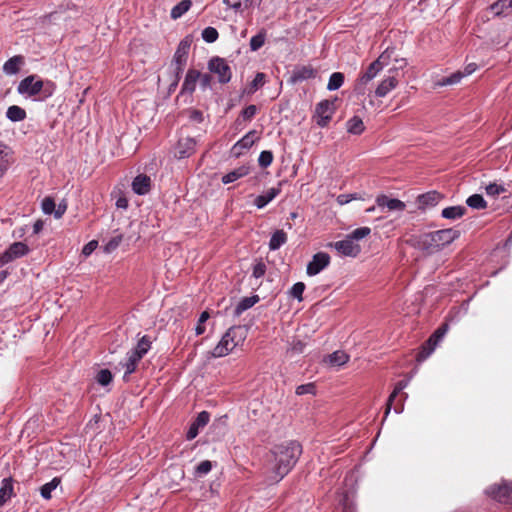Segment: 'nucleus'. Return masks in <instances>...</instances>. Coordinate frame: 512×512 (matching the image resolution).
<instances>
[{
  "label": "nucleus",
  "instance_id": "1",
  "mask_svg": "<svg viewBox=\"0 0 512 512\" xmlns=\"http://www.w3.org/2000/svg\"><path fill=\"white\" fill-rule=\"evenodd\" d=\"M273 464L271 480L279 482L294 467L302 454V446L296 441L276 445L272 451Z\"/></svg>",
  "mask_w": 512,
  "mask_h": 512
},
{
  "label": "nucleus",
  "instance_id": "2",
  "mask_svg": "<svg viewBox=\"0 0 512 512\" xmlns=\"http://www.w3.org/2000/svg\"><path fill=\"white\" fill-rule=\"evenodd\" d=\"M460 236V232L453 228L425 233L420 237L419 245L422 249L433 253L452 243Z\"/></svg>",
  "mask_w": 512,
  "mask_h": 512
},
{
  "label": "nucleus",
  "instance_id": "3",
  "mask_svg": "<svg viewBox=\"0 0 512 512\" xmlns=\"http://www.w3.org/2000/svg\"><path fill=\"white\" fill-rule=\"evenodd\" d=\"M247 336V331L242 326H233L222 336L219 343L214 347L212 355L215 358L224 357L232 352L237 346L242 345Z\"/></svg>",
  "mask_w": 512,
  "mask_h": 512
},
{
  "label": "nucleus",
  "instance_id": "4",
  "mask_svg": "<svg viewBox=\"0 0 512 512\" xmlns=\"http://www.w3.org/2000/svg\"><path fill=\"white\" fill-rule=\"evenodd\" d=\"M17 91L19 94L35 97L41 95L42 99L52 96L55 84L51 81H42L35 75H30L20 81Z\"/></svg>",
  "mask_w": 512,
  "mask_h": 512
},
{
  "label": "nucleus",
  "instance_id": "5",
  "mask_svg": "<svg viewBox=\"0 0 512 512\" xmlns=\"http://www.w3.org/2000/svg\"><path fill=\"white\" fill-rule=\"evenodd\" d=\"M390 55L387 54V51L383 52L378 59L373 61L367 70L360 75L355 85V90L358 93H364V88L367 83H369L372 79H374L378 73L388 64Z\"/></svg>",
  "mask_w": 512,
  "mask_h": 512
},
{
  "label": "nucleus",
  "instance_id": "6",
  "mask_svg": "<svg viewBox=\"0 0 512 512\" xmlns=\"http://www.w3.org/2000/svg\"><path fill=\"white\" fill-rule=\"evenodd\" d=\"M150 337L144 335L137 343L136 347L130 352L127 361L123 364L125 367L124 378L135 372L139 361L151 348Z\"/></svg>",
  "mask_w": 512,
  "mask_h": 512
},
{
  "label": "nucleus",
  "instance_id": "7",
  "mask_svg": "<svg viewBox=\"0 0 512 512\" xmlns=\"http://www.w3.org/2000/svg\"><path fill=\"white\" fill-rule=\"evenodd\" d=\"M150 337L144 335L137 343L136 347L130 352L127 361L123 364L125 367L124 378L135 372L139 361L151 348Z\"/></svg>",
  "mask_w": 512,
  "mask_h": 512
},
{
  "label": "nucleus",
  "instance_id": "8",
  "mask_svg": "<svg viewBox=\"0 0 512 512\" xmlns=\"http://www.w3.org/2000/svg\"><path fill=\"white\" fill-rule=\"evenodd\" d=\"M190 46L191 41L188 38H185L182 41H180L174 54L172 66L174 67L175 70V85H178L181 78V74L187 63Z\"/></svg>",
  "mask_w": 512,
  "mask_h": 512
},
{
  "label": "nucleus",
  "instance_id": "9",
  "mask_svg": "<svg viewBox=\"0 0 512 512\" xmlns=\"http://www.w3.org/2000/svg\"><path fill=\"white\" fill-rule=\"evenodd\" d=\"M487 494L500 503L512 504V481H502L486 490Z\"/></svg>",
  "mask_w": 512,
  "mask_h": 512
},
{
  "label": "nucleus",
  "instance_id": "10",
  "mask_svg": "<svg viewBox=\"0 0 512 512\" xmlns=\"http://www.w3.org/2000/svg\"><path fill=\"white\" fill-rule=\"evenodd\" d=\"M208 69L218 76V81L226 84L231 80L232 71L227 61L220 57H212L208 62Z\"/></svg>",
  "mask_w": 512,
  "mask_h": 512
},
{
  "label": "nucleus",
  "instance_id": "11",
  "mask_svg": "<svg viewBox=\"0 0 512 512\" xmlns=\"http://www.w3.org/2000/svg\"><path fill=\"white\" fill-rule=\"evenodd\" d=\"M29 252L28 246L23 242H14L8 249L0 254V264H8L15 259L25 256Z\"/></svg>",
  "mask_w": 512,
  "mask_h": 512
},
{
  "label": "nucleus",
  "instance_id": "12",
  "mask_svg": "<svg viewBox=\"0 0 512 512\" xmlns=\"http://www.w3.org/2000/svg\"><path fill=\"white\" fill-rule=\"evenodd\" d=\"M330 246L333 247L339 255L346 257H357L361 251L360 245L352 241L348 236L343 240L330 244Z\"/></svg>",
  "mask_w": 512,
  "mask_h": 512
},
{
  "label": "nucleus",
  "instance_id": "13",
  "mask_svg": "<svg viewBox=\"0 0 512 512\" xmlns=\"http://www.w3.org/2000/svg\"><path fill=\"white\" fill-rule=\"evenodd\" d=\"M334 113V102L330 100H322L319 102L315 109V116L317 117V124L320 127H325L332 118Z\"/></svg>",
  "mask_w": 512,
  "mask_h": 512
},
{
  "label": "nucleus",
  "instance_id": "14",
  "mask_svg": "<svg viewBox=\"0 0 512 512\" xmlns=\"http://www.w3.org/2000/svg\"><path fill=\"white\" fill-rule=\"evenodd\" d=\"M330 264V256L325 252H318L313 255L311 261L307 264L306 273L309 276H315L324 270Z\"/></svg>",
  "mask_w": 512,
  "mask_h": 512
},
{
  "label": "nucleus",
  "instance_id": "15",
  "mask_svg": "<svg viewBox=\"0 0 512 512\" xmlns=\"http://www.w3.org/2000/svg\"><path fill=\"white\" fill-rule=\"evenodd\" d=\"M196 151V140L191 137H184L179 139L176 148L175 156L178 159L188 158Z\"/></svg>",
  "mask_w": 512,
  "mask_h": 512
},
{
  "label": "nucleus",
  "instance_id": "16",
  "mask_svg": "<svg viewBox=\"0 0 512 512\" xmlns=\"http://www.w3.org/2000/svg\"><path fill=\"white\" fill-rule=\"evenodd\" d=\"M317 70L311 65L297 66L293 69L292 74L288 80L290 84H296L308 79L315 78Z\"/></svg>",
  "mask_w": 512,
  "mask_h": 512
},
{
  "label": "nucleus",
  "instance_id": "17",
  "mask_svg": "<svg viewBox=\"0 0 512 512\" xmlns=\"http://www.w3.org/2000/svg\"><path fill=\"white\" fill-rule=\"evenodd\" d=\"M209 420H210V414L208 412H206V411L200 412L198 414V416L196 417V419L193 421V423L190 425V427L187 431V434H186L187 439L188 440L194 439L198 435L199 429L206 426L208 424Z\"/></svg>",
  "mask_w": 512,
  "mask_h": 512
},
{
  "label": "nucleus",
  "instance_id": "18",
  "mask_svg": "<svg viewBox=\"0 0 512 512\" xmlns=\"http://www.w3.org/2000/svg\"><path fill=\"white\" fill-rule=\"evenodd\" d=\"M282 182H279L277 187L269 188L266 192L261 195H258L254 204L258 209L264 208L268 203L274 200L281 193Z\"/></svg>",
  "mask_w": 512,
  "mask_h": 512
},
{
  "label": "nucleus",
  "instance_id": "19",
  "mask_svg": "<svg viewBox=\"0 0 512 512\" xmlns=\"http://www.w3.org/2000/svg\"><path fill=\"white\" fill-rule=\"evenodd\" d=\"M258 139L257 131L251 130L234 144L232 150L238 156L242 153V150L252 147Z\"/></svg>",
  "mask_w": 512,
  "mask_h": 512
},
{
  "label": "nucleus",
  "instance_id": "20",
  "mask_svg": "<svg viewBox=\"0 0 512 512\" xmlns=\"http://www.w3.org/2000/svg\"><path fill=\"white\" fill-rule=\"evenodd\" d=\"M376 204L378 207L387 208L389 211H403L406 208L403 201L395 198H389L384 194L377 196Z\"/></svg>",
  "mask_w": 512,
  "mask_h": 512
},
{
  "label": "nucleus",
  "instance_id": "21",
  "mask_svg": "<svg viewBox=\"0 0 512 512\" xmlns=\"http://www.w3.org/2000/svg\"><path fill=\"white\" fill-rule=\"evenodd\" d=\"M201 76V73L196 69H189L186 73L184 82L181 87V94H192L195 89L197 82Z\"/></svg>",
  "mask_w": 512,
  "mask_h": 512
},
{
  "label": "nucleus",
  "instance_id": "22",
  "mask_svg": "<svg viewBox=\"0 0 512 512\" xmlns=\"http://www.w3.org/2000/svg\"><path fill=\"white\" fill-rule=\"evenodd\" d=\"M132 189L138 195H145L151 189V179L149 176L140 174L132 182Z\"/></svg>",
  "mask_w": 512,
  "mask_h": 512
},
{
  "label": "nucleus",
  "instance_id": "23",
  "mask_svg": "<svg viewBox=\"0 0 512 512\" xmlns=\"http://www.w3.org/2000/svg\"><path fill=\"white\" fill-rule=\"evenodd\" d=\"M14 495L13 479L11 477L4 478L1 481L0 487V508L4 506Z\"/></svg>",
  "mask_w": 512,
  "mask_h": 512
},
{
  "label": "nucleus",
  "instance_id": "24",
  "mask_svg": "<svg viewBox=\"0 0 512 512\" xmlns=\"http://www.w3.org/2000/svg\"><path fill=\"white\" fill-rule=\"evenodd\" d=\"M397 85V78L395 76H388L387 78L383 79L381 83L378 85V87L375 90V95L377 97H385L391 90L396 88Z\"/></svg>",
  "mask_w": 512,
  "mask_h": 512
},
{
  "label": "nucleus",
  "instance_id": "25",
  "mask_svg": "<svg viewBox=\"0 0 512 512\" xmlns=\"http://www.w3.org/2000/svg\"><path fill=\"white\" fill-rule=\"evenodd\" d=\"M250 173V167L246 165H242L240 167H237L236 169L230 171L229 173L222 176V183L223 184H229L232 183L242 177H245Z\"/></svg>",
  "mask_w": 512,
  "mask_h": 512
},
{
  "label": "nucleus",
  "instance_id": "26",
  "mask_svg": "<svg viewBox=\"0 0 512 512\" xmlns=\"http://www.w3.org/2000/svg\"><path fill=\"white\" fill-rule=\"evenodd\" d=\"M409 385V379H406V380H401L399 381L395 387H394V390L393 392L390 394L388 400H387V403H386V409H385V413H384V419L385 420L387 418V416L389 415L390 411H391V408H392V404H393V401L394 399L397 397V395L403 390L405 389L407 386Z\"/></svg>",
  "mask_w": 512,
  "mask_h": 512
},
{
  "label": "nucleus",
  "instance_id": "27",
  "mask_svg": "<svg viewBox=\"0 0 512 512\" xmlns=\"http://www.w3.org/2000/svg\"><path fill=\"white\" fill-rule=\"evenodd\" d=\"M512 8V0H498L490 5L489 10L494 16L506 15Z\"/></svg>",
  "mask_w": 512,
  "mask_h": 512
},
{
  "label": "nucleus",
  "instance_id": "28",
  "mask_svg": "<svg viewBox=\"0 0 512 512\" xmlns=\"http://www.w3.org/2000/svg\"><path fill=\"white\" fill-rule=\"evenodd\" d=\"M349 358L346 352L338 350L328 355L326 362L331 366L341 367L348 362Z\"/></svg>",
  "mask_w": 512,
  "mask_h": 512
},
{
  "label": "nucleus",
  "instance_id": "29",
  "mask_svg": "<svg viewBox=\"0 0 512 512\" xmlns=\"http://www.w3.org/2000/svg\"><path fill=\"white\" fill-rule=\"evenodd\" d=\"M259 301V296L254 295L251 297H245L239 301L234 310L235 316H240L244 311L253 307Z\"/></svg>",
  "mask_w": 512,
  "mask_h": 512
},
{
  "label": "nucleus",
  "instance_id": "30",
  "mask_svg": "<svg viewBox=\"0 0 512 512\" xmlns=\"http://www.w3.org/2000/svg\"><path fill=\"white\" fill-rule=\"evenodd\" d=\"M21 64H23L22 56H14L8 59L3 65V71L7 75H13L18 73Z\"/></svg>",
  "mask_w": 512,
  "mask_h": 512
},
{
  "label": "nucleus",
  "instance_id": "31",
  "mask_svg": "<svg viewBox=\"0 0 512 512\" xmlns=\"http://www.w3.org/2000/svg\"><path fill=\"white\" fill-rule=\"evenodd\" d=\"M287 242V234L283 230H276L269 241V249L277 250Z\"/></svg>",
  "mask_w": 512,
  "mask_h": 512
},
{
  "label": "nucleus",
  "instance_id": "32",
  "mask_svg": "<svg viewBox=\"0 0 512 512\" xmlns=\"http://www.w3.org/2000/svg\"><path fill=\"white\" fill-rule=\"evenodd\" d=\"M466 212V208L463 206H451L444 208L441 212V216L446 219H458L461 218Z\"/></svg>",
  "mask_w": 512,
  "mask_h": 512
},
{
  "label": "nucleus",
  "instance_id": "33",
  "mask_svg": "<svg viewBox=\"0 0 512 512\" xmlns=\"http://www.w3.org/2000/svg\"><path fill=\"white\" fill-rule=\"evenodd\" d=\"M6 117L12 122H19L26 118V111L17 105H12L8 107Z\"/></svg>",
  "mask_w": 512,
  "mask_h": 512
},
{
  "label": "nucleus",
  "instance_id": "34",
  "mask_svg": "<svg viewBox=\"0 0 512 512\" xmlns=\"http://www.w3.org/2000/svg\"><path fill=\"white\" fill-rule=\"evenodd\" d=\"M192 6L191 0H182L171 9V18L176 20L182 17Z\"/></svg>",
  "mask_w": 512,
  "mask_h": 512
},
{
  "label": "nucleus",
  "instance_id": "35",
  "mask_svg": "<svg viewBox=\"0 0 512 512\" xmlns=\"http://www.w3.org/2000/svg\"><path fill=\"white\" fill-rule=\"evenodd\" d=\"M346 126H347V131L354 135L361 134L365 129L362 119L358 116H354L351 119H349L347 121Z\"/></svg>",
  "mask_w": 512,
  "mask_h": 512
},
{
  "label": "nucleus",
  "instance_id": "36",
  "mask_svg": "<svg viewBox=\"0 0 512 512\" xmlns=\"http://www.w3.org/2000/svg\"><path fill=\"white\" fill-rule=\"evenodd\" d=\"M60 482H61L60 479L58 477H55L50 482L41 486V488H40L41 496L46 500L51 499L52 491L55 490L59 486Z\"/></svg>",
  "mask_w": 512,
  "mask_h": 512
},
{
  "label": "nucleus",
  "instance_id": "37",
  "mask_svg": "<svg viewBox=\"0 0 512 512\" xmlns=\"http://www.w3.org/2000/svg\"><path fill=\"white\" fill-rule=\"evenodd\" d=\"M441 195L436 191H431L425 194H422L418 197V202L420 205H435L440 200Z\"/></svg>",
  "mask_w": 512,
  "mask_h": 512
},
{
  "label": "nucleus",
  "instance_id": "38",
  "mask_svg": "<svg viewBox=\"0 0 512 512\" xmlns=\"http://www.w3.org/2000/svg\"><path fill=\"white\" fill-rule=\"evenodd\" d=\"M223 3L235 13H242L249 5V0H223Z\"/></svg>",
  "mask_w": 512,
  "mask_h": 512
},
{
  "label": "nucleus",
  "instance_id": "39",
  "mask_svg": "<svg viewBox=\"0 0 512 512\" xmlns=\"http://www.w3.org/2000/svg\"><path fill=\"white\" fill-rule=\"evenodd\" d=\"M465 76L463 75L462 71H456L453 74H451L448 77H444L441 80H439L436 85L437 86H447V85H454L459 83Z\"/></svg>",
  "mask_w": 512,
  "mask_h": 512
},
{
  "label": "nucleus",
  "instance_id": "40",
  "mask_svg": "<svg viewBox=\"0 0 512 512\" xmlns=\"http://www.w3.org/2000/svg\"><path fill=\"white\" fill-rule=\"evenodd\" d=\"M440 341L439 338H436L432 340V335L427 340L426 345L423 347L422 351L418 355V360H424L426 359L435 349L438 342Z\"/></svg>",
  "mask_w": 512,
  "mask_h": 512
},
{
  "label": "nucleus",
  "instance_id": "41",
  "mask_svg": "<svg viewBox=\"0 0 512 512\" xmlns=\"http://www.w3.org/2000/svg\"><path fill=\"white\" fill-rule=\"evenodd\" d=\"M344 83V75L340 72H334L328 81L327 89L334 91L339 89Z\"/></svg>",
  "mask_w": 512,
  "mask_h": 512
},
{
  "label": "nucleus",
  "instance_id": "42",
  "mask_svg": "<svg viewBox=\"0 0 512 512\" xmlns=\"http://www.w3.org/2000/svg\"><path fill=\"white\" fill-rule=\"evenodd\" d=\"M469 207L473 209H484L486 208V201L480 194H473L466 200Z\"/></svg>",
  "mask_w": 512,
  "mask_h": 512
},
{
  "label": "nucleus",
  "instance_id": "43",
  "mask_svg": "<svg viewBox=\"0 0 512 512\" xmlns=\"http://www.w3.org/2000/svg\"><path fill=\"white\" fill-rule=\"evenodd\" d=\"M265 79H266V75L262 72H258L255 75V78L250 83L247 92L249 94L255 93L259 88H261L265 84Z\"/></svg>",
  "mask_w": 512,
  "mask_h": 512
},
{
  "label": "nucleus",
  "instance_id": "44",
  "mask_svg": "<svg viewBox=\"0 0 512 512\" xmlns=\"http://www.w3.org/2000/svg\"><path fill=\"white\" fill-rule=\"evenodd\" d=\"M266 34L265 32L261 31L257 35L253 36L250 39V49L252 51L259 50L265 43Z\"/></svg>",
  "mask_w": 512,
  "mask_h": 512
},
{
  "label": "nucleus",
  "instance_id": "45",
  "mask_svg": "<svg viewBox=\"0 0 512 512\" xmlns=\"http://www.w3.org/2000/svg\"><path fill=\"white\" fill-rule=\"evenodd\" d=\"M370 233H371V229L369 227H359V228L353 230L347 236L349 238H351V240L356 243V241L361 240V239L367 237Z\"/></svg>",
  "mask_w": 512,
  "mask_h": 512
},
{
  "label": "nucleus",
  "instance_id": "46",
  "mask_svg": "<svg viewBox=\"0 0 512 512\" xmlns=\"http://www.w3.org/2000/svg\"><path fill=\"white\" fill-rule=\"evenodd\" d=\"M218 31L214 27H206L202 31V38L207 43H213L218 39Z\"/></svg>",
  "mask_w": 512,
  "mask_h": 512
},
{
  "label": "nucleus",
  "instance_id": "47",
  "mask_svg": "<svg viewBox=\"0 0 512 512\" xmlns=\"http://www.w3.org/2000/svg\"><path fill=\"white\" fill-rule=\"evenodd\" d=\"M305 290V284L303 282L295 283L289 291L290 296L296 298L298 301L303 300V292Z\"/></svg>",
  "mask_w": 512,
  "mask_h": 512
},
{
  "label": "nucleus",
  "instance_id": "48",
  "mask_svg": "<svg viewBox=\"0 0 512 512\" xmlns=\"http://www.w3.org/2000/svg\"><path fill=\"white\" fill-rule=\"evenodd\" d=\"M96 380L100 385L106 386L112 381V374L108 369H102L97 373Z\"/></svg>",
  "mask_w": 512,
  "mask_h": 512
},
{
  "label": "nucleus",
  "instance_id": "49",
  "mask_svg": "<svg viewBox=\"0 0 512 512\" xmlns=\"http://www.w3.org/2000/svg\"><path fill=\"white\" fill-rule=\"evenodd\" d=\"M273 161V154L271 151H262L259 155L258 162L262 168H267Z\"/></svg>",
  "mask_w": 512,
  "mask_h": 512
},
{
  "label": "nucleus",
  "instance_id": "50",
  "mask_svg": "<svg viewBox=\"0 0 512 512\" xmlns=\"http://www.w3.org/2000/svg\"><path fill=\"white\" fill-rule=\"evenodd\" d=\"M8 167L6 146L0 143V177L3 176Z\"/></svg>",
  "mask_w": 512,
  "mask_h": 512
},
{
  "label": "nucleus",
  "instance_id": "51",
  "mask_svg": "<svg viewBox=\"0 0 512 512\" xmlns=\"http://www.w3.org/2000/svg\"><path fill=\"white\" fill-rule=\"evenodd\" d=\"M210 315L207 311H203L198 319L195 328L196 335H202L205 332V322L209 319Z\"/></svg>",
  "mask_w": 512,
  "mask_h": 512
},
{
  "label": "nucleus",
  "instance_id": "52",
  "mask_svg": "<svg viewBox=\"0 0 512 512\" xmlns=\"http://www.w3.org/2000/svg\"><path fill=\"white\" fill-rule=\"evenodd\" d=\"M211 469H212V462L209 460H204L196 466L195 472L197 475L203 476V475L208 474L211 471Z\"/></svg>",
  "mask_w": 512,
  "mask_h": 512
},
{
  "label": "nucleus",
  "instance_id": "53",
  "mask_svg": "<svg viewBox=\"0 0 512 512\" xmlns=\"http://www.w3.org/2000/svg\"><path fill=\"white\" fill-rule=\"evenodd\" d=\"M295 392L297 395L315 394L316 387L314 383L302 384L296 388Z\"/></svg>",
  "mask_w": 512,
  "mask_h": 512
},
{
  "label": "nucleus",
  "instance_id": "54",
  "mask_svg": "<svg viewBox=\"0 0 512 512\" xmlns=\"http://www.w3.org/2000/svg\"><path fill=\"white\" fill-rule=\"evenodd\" d=\"M55 202L51 197H46L42 201V210L45 214L55 213Z\"/></svg>",
  "mask_w": 512,
  "mask_h": 512
},
{
  "label": "nucleus",
  "instance_id": "55",
  "mask_svg": "<svg viewBox=\"0 0 512 512\" xmlns=\"http://www.w3.org/2000/svg\"><path fill=\"white\" fill-rule=\"evenodd\" d=\"M257 111V106L251 104L242 110L241 116L243 117L244 120L249 121L256 115Z\"/></svg>",
  "mask_w": 512,
  "mask_h": 512
},
{
  "label": "nucleus",
  "instance_id": "56",
  "mask_svg": "<svg viewBox=\"0 0 512 512\" xmlns=\"http://www.w3.org/2000/svg\"><path fill=\"white\" fill-rule=\"evenodd\" d=\"M503 192H505V188L496 183H490L489 185L486 186V193L490 196H496Z\"/></svg>",
  "mask_w": 512,
  "mask_h": 512
},
{
  "label": "nucleus",
  "instance_id": "57",
  "mask_svg": "<svg viewBox=\"0 0 512 512\" xmlns=\"http://www.w3.org/2000/svg\"><path fill=\"white\" fill-rule=\"evenodd\" d=\"M122 239H123L122 235H118V236L111 238L105 245V251L106 252L114 251L120 245V243L122 242Z\"/></svg>",
  "mask_w": 512,
  "mask_h": 512
},
{
  "label": "nucleus",
  "instance_id": "58",
  "mask_svg": "<svg viewBox=\"0 0 512 512\" xmlns=\"http://www.w3.org/2000/svg\"><path fill=\"white\" fill-rule=\"evenodd\" d=\"M266 265L263 262H258L253 267L252 275L255 278H261L265 275Z\"/></svg>",
  "mask_w": 512,
  "mask_h": 512
},
{
  "label": "nucleus",
  "instance_id": "59",
  "mask_svg": "<svg viewBox=\"0 0 512 512\" xmlns=\"http://www.w3.org/2000/svg\"><path fill=\"white\" fill-rule=\"evenodd\" d=\"M358 199V195L353 193V194H340L338 197H337V203L339 205H345L349 202H351L352 200H356Z\"/></svg>",
  "mask_w": 512,
  "mask_h": 512
},
{
  "label": "nucleus",
  "instance_id": "60",
  "mask_svg": "<svg viewBox=\"0 0 512 512\" xmlns=\"http://www.w3.org/2000/svg\"><path fill=\"white\" fill-rule=\"evenodd\" d=\"M97 246H98V242L96 240H92V241L88 242L86 245H84V247L82 249V254L85 257L90 256L95 251Z\"/></svg>",
  "mask_w": 512,
  "mask_h": 512
},
{
  "label": "nucleus",
  "instance_id": "61",
  "mask_svg": "<svg viewBox=\"0 0 512 512\" xmlns=\"http://www.w3.org/2000/svg\"><path fill=\"white\" fill-rule=\"evenodd\" d=\"M202 89H207L211 85L212 77L210 74H201L199 80Z\"/></svg>",
  "mask_w": 512,
  "mask_h": 512
},
{
  "label": "nucleus",
  "instance_id": "62",
  "mask_svg": "<svg viewBox=\"0 0 512 512\" xmlns=\"http://www.w3.org/2000/svg\"><path fill=\"white\" fill-rule=\"evenodd\" d=\"M448 331V324H443L440 326L433 334H432V340L439 338L440 340L443 338V336Z\"/></svg>",
  "mask_w": 512,
  "mask_h": 512
},
{
  "label": "nucleus",
  "instance_id": "63",
  "mask_svg": "<svg viewBox=\"0 0 512 512\" xmlns=\"http://www.w3.org/2000/svg\"><path fill=\"white\" fill-rule=\"evenodd\" d=\"M67 209V205L66 203L62 202V203H59L57 208L55 207V213H54V216L55 218L59 219L63 216V214L65 213Z\"/></svg>",
  "mask_w": 512,
  "mask_h": 512
},
{
  "label": "nucleus",
  "instance_id": "64",
  "mask_svg": "<svg viewBox=\"0 0 512 512\" xmlns=\"http://www.w3.org/2000/svg\"><path fill=\"white\" fill-rule=\"evenodd\" d=\"M476 70H477V64L469 63L468 65L465 66V68L462 71V73L466 77V76H469L472 73H474Z\"/></svg>",
  "mask_w": 512,
  "mask_h": 512
}]
</instances>
